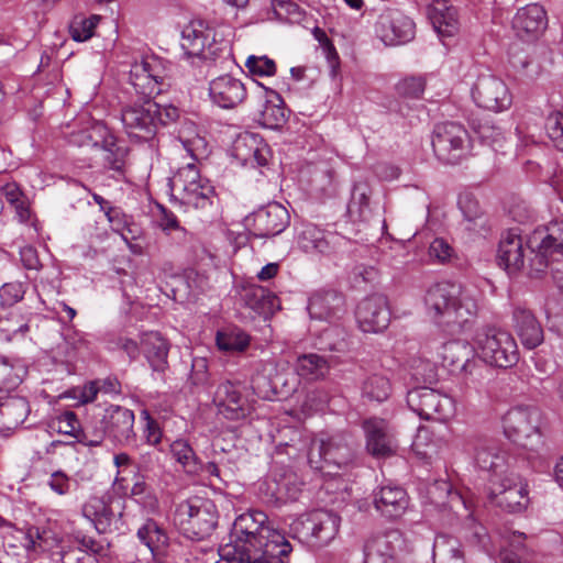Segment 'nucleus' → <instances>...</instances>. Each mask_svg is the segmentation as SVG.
<instances>
[{"label": "nucleus", "mask_w": 563, "mask_h": 563, "mask_svg": "<svg viewBox=\"0 0 563 563\" xmlns=\"http://www.w3.org/2000/svg\"><path fill=\"white\" fill-rule=\"evenodd\" d=\"M292 547L274 529L263 511L240 515L231 532V541L219 549L217 563H288Z\"/></svg>", "instance_id": "f257e3e1"}, {"label": "nucleus", "mask_w": 563, "mask_h": 563, "mask_svg": "<svg viewBox=\"0 0 563 563\" xmlns=\"http://www.w3.org/2000/svg\"><path fill=\"white\" fill-rule=\"evenodd\" d=\"M179 109L173 104H159L152 99L133 103L121 112V121L131 137L146 141L151 139L158 125H168L179 118Z\"/></svg>", "instance_id": "f03ea898"}, {"label": "nucleus", "mask_w": 563, "mask_h": 563, "mask_svg": "<svg viewBox=\"0 0 563 563\" xmlns=\"http://www.w3.org/2000/svg\"><path fill=\"white\" fill-rule=\"evenodd\" d=\"M218 510L208 498L190 497L176 505L174 523L190 540H203L211 536L218 525Z\"/></svg>", "instance_id": "7ed1b4c3"}, {"label": "nucleus", "mask_w": 563, "mask_h": 563, "mask_svg": "<svg viewBox=\"0 0 563 563\" xmlns=\"http://www.w3.org/2000/svg\"><path fill=\"white\" fill-rule=\"evenodd\" d=\"M468 336L486 363L500 368H509L518 363V346L509 332L493 325H483Z\"/></svg>", "instance_id": "20e7f679"}, {"label": "nucleus", "mask_w": 563, "mask_h": 563, "mask_svg": "<svg viewBox=\"0 0 563 563\" xmlns=\"http://www.w3.org/2000/svg\"><path fill=\"white\" fill-rule=\"evenodd\" d=\"M540 423V410L530 405H518L510 408L503 419L506 437L529 450H537L543 444Z\"/></svg>", "instance_id": "39448f33"}, {"label": "nucleus", "mask_w": 563, "mask_h": 563, "mask_svg": "<svg viewBox=\"0 0 563 563\" xmlns=\"http://www.w3.org/2000/svg\"><path fill=\"white\" fill-rule=\"evenodd\" d=\"M172 195L186 206L205 209L211 205L214 189L207 178L200 175L194 163L180 167L169 179Z\"/></svg>", "instance_id": "423d86ee"}, {"label": "nucleus", "mask_w": 563, "mask_h": 563, "mask_svg": "<svg viewBox=\"0 0 563 563\" xmlns=\"http://www.w3.org/2000/svg\"><path fill=\"white\" fill-rule=\"evenodd\" d=\"M426 306L435 316L468 317L477 313L475 300L464 295L461 286L452 282H440L430 287Z\"/></svg>", "instance_id": "0eeeda50"}, {"label": "nucleus", "mask_w": 563, "mask_h": 563, "mask_svg": "<svg viewBox=\"0 0 563 563\" xmlns=\"http://www.w3.org/2000/svg\"><path fill=\"white\" fill-rule=\"evenodd\" d=\"M527 245L534 253L530 260L532 271L537 274L544 272L563 256V221L536 229L529 236Z\"/></svg>", "instance_id": "6e6552de"}, {"label": "nucleus", "mask_w": 563, "mask_h": 563, "mask_svg": "<svg viewBox=\"0 0 563 563\" xmlns=\"http://www.w3.org/2000/svg\"><path fill=\"white\" fill-rule=\"evenodd\" d=\"M431 144L440 161L456 164L468 154L471 140L463 125L456 122H443L434 126Z\"/></svg>", "instance_id": "1a4fd4ad"}, {"label": "nucleus", "mask_w": 563, "mask_h": 563, "mask_svg": "<svg viewBox=\"0 0 563 563\" xmlns=\"http://www.w3.org/2000/svg\"><path fill=\"white\" fill-rule=\"evenodd\" d=\"M471 97L478 108L493 112L508 110L512 103V95L507 84L489 69L477 73Z\"/></svg>", "instance_id": "9d476101"}, {"label": "nucleus", "mask_w": 563, "mask_h": 563, "mask_svg": "<svg viewBox=\"0 0 563 563\" xmlns=\"http://www.w3.org/2000/svg\"><path fill=\"white\" fill-rule=\"evenodd\" d=\"M341 518L329 510H316L305 518L297 519L291 530L299 538L314 547H325L335 539Z\"/></svg>", "instance_id": "9b49d317"}, {"label": "nucleus", "mask_w": 563, "mask_h": 563, "mask_svg": "<svg viewBox=\"0 0 563 563\" xmlns=\"http://www.w3.org/2000/svg\"><path fill=\"white\" fill-rule=\"evenodd\" d=\"M180 46L187 59L213 62L225 49L214 40V32L201 20L190 21L181 31Z\"/></svg>", "instance_id": "f8f14e48"}, {"label": "nucleus", "mask_w": 563, "mask_h": 563, "mask_svg": "<svg viewBox=\"0 0 563 563\" xmlns=\"http://www.w3.org/2000/svg\"><path fill=\"white\" fill-rule=\"evenodd\" d=\"M167 69L163 59L155 55L141 56L130 68V84L144 99L159 95L166 84Z\"/></svg>", "instance_id": "ddd939ff"}, {"label": "nucleus", "mask_w": 563, "mask_h": 563, "mask_svg": "<svg viewBox=\"0 0 563 563\" xmlns=\"http://www.w3.org/2000/svg\"><path fill=\"white\" fill-rule=\"evenodd\" d=\"M407 404L421 419L449 421L455 412L454 400L432 388L420 387L407 394Z\"/></svg>", "instance_id": "4468645a"}, {"label": "nucleus", "mask_w": 563, "mask_h": 563, "mask_svg": "<svg viewBox=\"0 0 563 563\" xmlns=\"http://www.w3.org/2000/svg\"><path fill=\"white\" fill-rule=\"evenodd\" d=\"M289 222L288 210L278 202H269L243 220L250 234L258 239H268L280 234L289 225Z\"/></svg>", "instance_id": "2eb2a0df"}, {"label": "nucleus", "mask_w": 563, "mask_h": 563, "mask_svg": "<svg viewBox=\"0 0 563 563\" xmlns=\"http://www.w3.org/2000/svg\"><path fill=\"white\" fill-rule=\"evenodd\" d=\"M374 32L386 46H398L413 40L416 24L401 11L388 8L379 13Z\"/></svg>", "instance_id": "dca6fc26"}, {"label": "nucleus", "mask_w": 563, "mask_h": 563, "mask_svg": "<svg viewBox=\"0 0 563 563\" xmlns=\"http://www.w3.org/2000/svg\"><path fill=\"white\" fill-rule=\"evenodd\" d=\"M474 460L479 468L490 473V484L493 479L497 481L514 471V459L493 440H476Z\"/></svg>", "instance_id": "f3484780"}, {"label": "nucleus", "mask_w": 563, "mask_h": 563, "mask_svg": "<svg viewBox=\"0 0 563 563\" xmlns=\"http://www.w3.org/2000/svg\"><path fill=\"white\" fill-rule=\"evenodd\" d=\"M526 497V486L514 471L497 481H492L489 487L490 500L509 512L522 510Z\"/></svg>", "instance_id": "a211bd4d"}, {"label": "nucleus", "mask_w": 563, "mask_h": 563, "mask_svg": "<svg viewBox=\"0 0 563 563\" xmlns=\"http://www.w3.org/2000/svg\"><path fill=\"white\" fill-rule=\"evenodd\" d=\"M90 139L95 147H99L102 152L103 166L107 169L122 174L128 156V147L123 142L109 131L101 122H96L91 128Z\"/></svg>", "instance_id": "6ab92c4d"}, {"label": "nucleus", "mask_w": 563, "mask_h": 563, "mask_svg": "<svg viewBox=\"0 0 563 563\" xmlns=\"http://www.w3.org/2000/svg\"><path fill=\"white\" fill-rule=\"evenodd\" d=\"M402 543L398 531L369 538L364 545V563H407L402 556Z\"/></svg>", "instance_id": "aec40b11"}, {"label": "nucleus", "mask_w": 563, "mask_h": 563, "mask_svg": "<svg viewBox=\"0 0 563 563\" xmlns=\"http://www.w3.org/2000/svg\"><path fill=\"white\" fill-rule=\"evenodd\" d=\"M134 420L135 416L131 409L111 405L104 410L100 423L104 426L109 439L125 445L135 441Z\"/></svg>", "instance_id": "412c9836"}, {"label": "nucleus", "mask_w": 563, "mask_h": 563, "mask_svg": "<svg viewBox=\"0 0 563 563\" xmlns=\"http://www.w3.org/2000/svg\"><path fill=\"white\" fill-rule=\"evenodd\" d=\"M367 452L377 457H388L396 453L398 444L388 422L379 418H369L363 422Z\"/></svg>", "instance_id": "4be33fe9"}, {"label": "nucleus", "mask_w": 563, "mask_h": 563, "mask_svg": "<svg viewBox=\"0 0 563 563\" xmlns=\"http://www.w3.org/2000/svg\"><path fill=\"white\" fill-rule=\"evenodd\" d=\"M123 501L120 498L90 497L82 506V515L99 532L117 527L122 517Z\"/></svg>", "instance_id": "5701e85b"}, {"label": "nucleus", "mask_w": 563, "mask_h": 563, "mask_svg": "<svg viewBox=\"0 0 563 563\" xmlns=\"http://www.w3.org/2000/svg\"><path fill=\"white\" fill-rule=\"evenodd\" d=\"M232 155L243 166L264 167L268 164L271 150L258 134L244 132L233 142Z\"/></svg>", "instance_id": "b1692460"}, {"label": "nucleus", "mask_w": 563, "mask_h": 563, "mask_svg": "<svg viewBox=\"0 0 563 563\" xmlns=\"http://www.w3.org/2000/svg\"><path fill=\"white\" fill-rule=\"evenodd\" d=\"M213 404L218 413L228 420L238 421L249 415L247 400L242 396L240 386L230 380L218 385L213 395Z\"/></svg>", "instance_id": "393cba45"}, {"label": "nucleus", "mask_w": 563, "mask_h": 563, "mask_svg": "<svg viewBox=\"0 0 563 563\" xmlns=\"http://www.w3.org/2000/svg\"><path fill=\"white\" fill-rule=\"evenodd\" d=\"M526 250L518 228L504 232L497 250V262L509 275L518 273L525 265Z\"/></svg>", "instance_id": "a878e982"}, {"label": "nucleus", "mask_w": 563, "mask_h": 563, "mask_svg": "<svg viewBox=\"0 0 563 563\" xmlns=\"http://www.w3.org/2000/svg\"><path fill=\"white\" fill-rule=\"evenodd\" d=\"M211 101L222 109H233L246 98L244 84L231 75H221L209 84Z\"/></svg>", "instance_id": "bb28decb"}, {"label": "nucleus", "mask_w": 563, "mask_h": 563, "mask_svg": "<svg viewBox=\"0 0 563 563\" xmlns=\"http://www.w3.org/2000/svg\"><path fill=\"white\" fill-rule=\"evenodd\" d=\"M548 26V16L544 8L538 3H530L517 10L512 18V29L520 37H536Z\"/></svg>", "instance_id": "cd10ccee"}, {"label": "nucleus", "mask_w": 563, "mask_h": 563, "mask_svg": "<svg viewBox=\"0 0 563 563\" xmlns=\"http://www.w3.org/2000/svg\"><path fill=\"white\" fill-rule=\"evenodd\" d=\"M373 504L384 517L396 519L405 514L409 499L404 488L387 485L374 493Z\"/></svg>", "instance_id": "c85d7f7f"}, {"label": "nucleus", "mask_w": 563, "mask_h": 563, "mask_svg": "<svg viewBox=\"0 0 563 563\" xmlns=\"http://www.w3.org/2000/svg\"><path fill=\"white\" fill-rule=\"evenodd\" d=\"M427 12L434 31L440 36H453L457 33L460 27L457 10L448 0H433Z\"/></svg>", "instance_id": "c756f323"}, {"label": "nucleus", "mask_w": 563, "mask_h": 563, "mask_svg": "<svg viewBox=\"0 0 563 563\" xmlns=\"http://www.w3.org/2000/svg\"><path fill=\"white\" fill-rule=\"evenodd\" d=\"M344 297L341 292L327 289L313 292L308 300L309 317H331L341 312Z\"/></svg>", "instance_id": "7c9ffc66"}, {"label": "nucleus", "mask_w": 563, "mask_h": 563, "mask_svg": "<svg viewBox=\"0 0 563 563\" xmlns=\"http://www.w3.org/2000/svg\"><path fill=\"white\" fill-rule=\"evenodd\" d=\"M141 344L151 367L156 372H164L169 351L167 341L159 332L148 331L142 334Z\"/></svg>", "instance_id": "2f4dec72"}, {"label": "nucleus", "mask_w": 563, "mask_h": 563, "mask_svg": "<svg viewBox=\"0 0 563 563\" xmlns=\"http://www.w3.org/2000/svg\"><path fill=\"white\" fill-rule=\"evenodd\" d=\"M30 406L25 398L0 395V423L7 429H14L25 421Z\"/></svg>", "instance_id": "473e14b6"}, {"label": "nucleus", "mask_w": 563, "mask_h": 563, "mask_svg": "<svg viewBox=\"0 0 563 563\" xmlns=\"http://www.w3.org/2000/svg\"><path fill=\"white\" fill-rule=\"evenodd\" d=\"M371 194L372 190L366 183L354 184L346 211L347 217L352 222H366L371 219Z\"/></svg>", "instance_id": "72a5a7b5"}, {"label": "nucleus", "mask_w": 563, "mask_h": 563, "mask_svg": "<svg viewBox=\"0 0 563 563\" xmlns=\"http://www.w3.org/2000/svg\"><path fill=\"white\" fill-rule=\"evenodd\" d=\"M264 102L261 110V123L268 129L280 128L286 121L285 108L279 95L272 89L264 88Z\"/></svg>", "instance_id": "f704fd0d"}, {"label": "nucleus", "mask_w": 563, "mask_h": 563, "mask_svg": "<svg viewBox=\"0 0 563 563\" xmlns=\"http://www.w3.org/2000/svg\"><path fill=\"white\" fill-rule=\"evenodd\" d=\"M298 245L307 253H328L330 243L325 233L313 223H305L298 232Z\"/></svg>", "instance_id": "c9c22d12"}, {"label": "nucleus", "mask_w": 563, "mask_h": 563, "mask_svg": "<svg viewBox=\"0 0 563 563\" xmlns=\"http://www.w3.org/2000/svg\"><path fill=\"white\" fill-rule=\"evenodd\" d=\"M327 444V465L329 470L336 472L347 465L353 459V449L342 437H331Z\"/></svg>", "instance_id": "e433bc0d"}, {"label": "nucleus", "mask_w": 563, "mask_h": 563, "mask_svg": "<svg viewBox=\"0 0 563 563\" xmlns=\"http://www.w3.org/2000/svg\"><path fill=\"white\" fill-rule=\"evenodd\" d=\"M137 538L155 554L168 544L166 531L153 519H147L137 530Z\"/></svg>", "instance_id": "4c0bfd02"}, {"label": "nucleus", "mask_w": 563, "mask_h": 563, "mask_svg": "<svg viewBox=\"0 0 563 563\" xmlns=\"http://www.w3.org/2000/svg\"><path fill=\"white\" fill-rule=\"evenodd\" d=\"M169 452L173 459L181 465L183 470L190 475H198L200 466V459L195 453L188 441L177 439L169 445Z\"/></svg>", "instance_id": "58836bf2"}, {"label": "nucleus", "mask_w": 563, "mask_h": 563, "mask_svg": "<svg viewBox=\"0 0 563 563\" xmlns=\"http://www.w3.org/2000/svg\"><path fill=\"white\" fill-rule=\"evenodd\" d=\"M296 371L300 377L314 380L328 373L329 364L323 356L318 354H303L297 358Z\"/></svg>", "instance_id": "ea45409f"}, {"label": "nucleus", "mask_w": 563, "mask_h": 563, "mask_svg": "<svg viewBox=\"0 0 563 563\" xmlns=\"http://www.w3.org/2000/svg\"><path fill=\"white\" fill-rule=\"evenodd\" d=\"M433 558L439 563H464L459 541L446 534H439L433 542Z\"/></svg>", "instance_id": "a19ab883"}, {"label": "nucleus", "mask_w": 563, "mask_h": 563, "mask_svg": "<svg viewBox=\"0 0 563 563\" xmlns=\"http://www.w3.org/2000/svg\"><path fill=\"white\" fill-rule=\"evenodd\" d=\"M532 537H528L526 533L520 531H508L503 536V544L500 550L501 559L504 554L509 553L510 555L525 560V558L531 551Z\"/></svg>", "instance_id": "79ce46f5"}, {"label": "nucleus", "mask_w": 563, "mask_h": 563, "mask_svg": "<svg viewBox=\"0 0 563 563\" xmlns=\"http://www.w3.org/2000/svg\"><path fill=\"white\" fill-rule=\"evenodd\" d=\"M471 126L474 133L477 135L478 140L483 144L490 146L495 152H498L504 147L506 135L501 128L490 123L489 121H472Z\"/></svg>", "instance_id": "37998d69"}, {"label": "nucleus", "mask_w": 563, "mask_h": 563, "mask_svg": "<svg viewBox=\"0 0 563 563\" xmlns=\"http://www.w3.org/2000/svg\"><path fill=\"white\" fill-rule=\"evenodd\" d=\"M391 390L389 379L379 374H373L366 377L362 384V396L371 401H385Z\"/></svg>", "instance_id": "c03bdc74"}, {"label": "nucleus", "mask_w": 563, "mask_h": 563, "mask_svg": "<svg viewBox=\"0 0 563 563\" xmlns=\"http://www.w3.org/2000/svg\"><path fill=\"white\" fill-rule=\"evenodd\" d=\"M216 343L221 351L242 352L249 346L250 336L239 329L220 330L217 332Z\"/></svg>", "instance_id": "a18cd8bd"}, {"label": "nucleus", "mask_w": 563, "mask_h": 563, "mask_svg": "<svg viewBox=\"0 0 563 563\" xmlns=\"http://www.w3.org/2000/svg\"><path fill=\"white\" fill-rule=\"evenodd\" d=\"M250 305L261 317H273L280 310L279 298L262 287L252 290Z\"/></svg>", "instance_id": "49530a36"}, {"label": "nucleus", "mask_w": 563, "mask_h": 563, "mask_svg": "<svg viewBox=\"0 0 563 563\" xmlns=\"http://www.w3.org/2000/svg\"><path fill=\"white\" fill-rule=\"evenodd\" d=\"M518 335L527 349H534L543 342V329L538 319H520Z\"/></svg>", "instance_id": "de8ad7c7"}, {"label": "nucleus", "mask_w": 563, "mask_h": 563, "mask_svg": "<svg viewBox=\"0 0 563 563\" xmlns=\"http://www.w3.org/2000/svg\"><path fill=\"white\" fill-rule=\"evenodd\" d=\"M99 21L100 16L95 14L89 18L76 16L69 25L70 37L79 43L90 40Z\"/></svg>", "instance_id": "09e8293b"}, {"label": "nucleus", "mask_w": 563, "mask_h": 563, "mask_svg": "<svg viewBox=\"0 0 563 563\" xmlns=\"http://www.w3.org/2000/svg\"><path fill=\"white\" fill-rule=\"evenodd\" d=\"M429 493L434 496L437 493H443L445 499L434 500L438 505L449 506L455 510L459 506L468 509V504L462 494L457 490H453L451 485L446 482H435L429 488Z\"/></svg>", "instance_id": "8fccbe9b"}, {"label": "nucleus", "mask_w": 563, "mask_h": 563, "mask_svg": "<svg viewBox=\"0 0 563 563\" xmlns=\"http://www.w3.org/2000/svg\"><path fill=\"white\" fill-rule=\"evenodd\" d=\"M131 496L148 512H155L158 509L159 503L156 495L142 477H137L133 483Z\"/></svg>", "instance_id": "3c124183"}, {"label": "nucleus", "mask_w": 563, "mask_h": 563, "mask_svg": "<svg viewBox=\"0 0 563 563\" xmlns=\"http://www.w3.org/2000/svg\"><path fill=\"white\" fill-rule=\"evenodd\" d=\"M308 463L314 471L324 475H335L338 472L329 470L327 465V444L323 439H313L308 451Z\"/></svg>", "instance_id": "603ef678"}, {"label": "nucleus", "mask_w": 563, "mask_h": 563, "mask_svg": "<svg viewBox=\"0 0 563 563\" xmlns=\"http://www.w3.org/2000/svg\"><path fill=\"white\" fill-rule=\"evenodd\" d=\"M357 313L364 317H384L390 314L387 297L382 294L368 296L357 306Z\"/></svg>", "instance_id": "864d4df0"}, {"label": "nucleus", "mask_w": 563, "mask_h": 563, "mask_svg": "<svg viewBox=\"0 0 563 563\" xmlns=\"http://www.w3.org/2000/svg\"><path fill=\"white\" fill-rule=\"evenodd\" d=\"M21 382L22 378L13 365L0 357V395L11 394Z\"/></svg>", "instance_id": "5fc2aeb1"}, {"label": "nucleus", "mask_w": 563, "mask_h": 563, "mask_svg": "<svg viewBox=\"0 0 563 563\" xmlns=\"http://www.w3.org/2000/svg\"><path fill=\"white\" fill-rule=\"evenodd\" d=\"M429 257L432 263L446 264L455 257L452 245L443 238H435L429 245Z\"/></svg>", "instance_id": "6e6d98bb"}, {"label": "nucleus", "mask_w": 563, "mask_h": 563, "mask_svg": "<svg viewBox=\"0 0 563 563\" xmlns=\"http://www.w3.org/2000/svg\"><path fill=\"white\" fill-rule=\"evenodd\" d=\"M544 129L554 146L563 151V113L551 112L545 120Z\"/></svg>", "instance_id": "4d7b16f0"}, {"label": "nucleus", "mask_w": 563, "mask_h": 563, "mask_svg": "<svg viewBox=\"0 0 563 563\" xmlns=\"http://www.w3.org/2000/svg\"><path fill=\"white\" fill-rule=\"evenodd\" d=\"M245 67L252 75L273 76L276 73V64L267 56L251 55L245 62Z\"/></svg>", "instance_id": "13d9d810"}, {"label": "nucleus", "mask_w": 563, "mask_h": 563, "mask_svg": "<svg viewBox=\"0 0 563 563\" xmlns=\"http://www.w3.org/2000/svg\"><path fill=\"white\" fill-rule=\"evenodd\" d=\"M57 431L63 434L71 435L78 440L81 426L74 411L67 410L60 413L56 420Z\"/></svg>", "instance_id": "bf43d9fd"}, {"label": "nucleus", "mask_w": 563, "mask_h": 563, "mask_svg": "<svg viewBox=\"0 0 563 563\" xmlns=\"http://www.w3.org/2000/svg\"><path fill=\"white\" fill-rule=\"evenodd\" d=\"M104 437H108V432L99 420L96 424L86 426L80 431L78 442L87 446H98L102 443Z\"/></svg>", "instance_id": "052dcab7"}, {"label": "nucleus", "mask_w": 563, "mask_h": 563, "mask_svg": "<svg viewBox=\"0 0 563 563\" xmlns=\"http://www.w3.org/2000/svg\"><path fill=\"white\" fill-rule=\"evenodd\" d=\"M329 402V395L322 389H313L306 394L301 404L305 413L310 415L314 411L322 410Z\"/></svg>", "instance_id": "680f3d73"}, {"label": "nucleus", "mask_w": 563, "mask_h": 563, "mask_svg": "<svg viewBox=\"0 0 563 563\" xmlns=\"http://www.w3.org/2000/svg\"><path fill=\"white\" fill-rule=\"evenodd\" d=\"M426 88V79L423 77H408L397 85V91L408 98H420Z\"/></svg>", "instance_id": "e2e57ef3"}, {"label": "nucleus", "mask_w": 563, "mask_h": 563, "mask_svg": "<svg viewBox=\"0 0 563 563\" xmlns=\"http://www.w3.org/2000/svg\"><path fill=\"white\" fill-rule=\"evenodd\" d=\"M24 285L20 282H12L2 285L0 288V300L3 306H12L24 296Z\"/></svg>", "instance_id": "0e129e2a"}, {"label": "nucleus", "mask_w": 563, "mask_h": 563, "mask_svg": "<svg viewBox=\"0 0 563 563\" xmlns=\"http://www.w3.org/2000/svg\"><path fill=\"white\" fill-rule=\"evenodd\" d=\"M141 418L145 422L143 434L146 442L151 445H157L162 440V431L158 422L150 415L146 409L142 410Z\"/></svg>", "instance_id": "69168bd1"}, {"label": "nucleus", "mask_w": 563, "mask_h": 563, "mask_svg": "<svg viewBox=\"0 0 563 563\" xmlns=\"http://www.w3.org/2000/svg\"><path fill=\"white\" fill-rule=\"evenodd\" d=\"M71 478L63 471H56L51 474L47 485L59 496H65L71 492Z\"/></svg>", "instance_id": "338daca9"}, {"label": "nucleus", "mask_w": 563, "mask_h": 563, "mask_svg": "<svg viewBox=\"0 0 563 563\" xmlns=\"http://www.w3.org/2000/svg\"><path fill=\"white\" fill-rule=\"evenodd\" d=\"M104 214L112 230L119 232L122 239L129 244V236L125 233V225L128 224V221L121 210L114 207H107Z\"/></svg>", "instance_id": "774afa93"}]
</instances>
